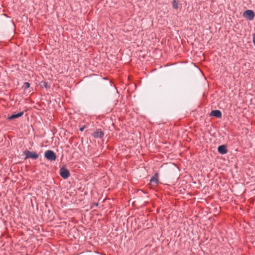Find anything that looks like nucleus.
<instances>
[{"label": "nucleus", "mask_w": 255, "mask_h": 255, "mask_svg": "<svg viewBox=\"0 0 255 255\" xmlns=\"http://www.w3.org/2000/svg\"><path fill=\"white\" fill-rule=\"evenodd\" d=\"M244 16L248 18L250 20H252L255 17V13L252 10H247L244 13Z\"/></svg>", "instance_id": "obj_4"}, {"label": "nucleus", "mask_w": 255, "mask_h": 255, "mask_svg": "<svg viewBox=\"0 0 255 255\" xmlns=\"http://www.w3.org/2000/svg\"><path fill=\"white\" fill-rule=\"evenodd\" d=\"M85 128H86V127L85 126H84L80 128L79 130L81 131H83Z\"/></svg>", "instance_id": "obj_14"}, {"label": "nucleus", "mask_w": 255, "mask_h": 255, "mask_svg": "<svg viewBox=\"0 0 255 255\" xmlns=\"http://www.w3.org/2000/svg\"><path fill=\"white\" fill-rule=\"evenodd\" d=\"M253 42L254 45H255V33L253 34Z\"/></svg>", "instance_id": "obj_13"}, {"label": "nucleus", "mask_w": 255, "mask_h": 255, "mask_svg": "<svg viewBox=\"0 0 255 255\" xmlns=\"http://www.w3.org/2000/svg\"><path fill=\"white\" fill-rule=\"evenodd\" d=\"M29 86H30V84L28 83V82H25L23 84V85L22 86V88L24 89H27L28 88H29Z\"/></svg>", "instance_id": "obj_11"}, {"label": "nucleus", "mask_w": 255, "mask_h": 255, "mask_svg": "<svg viewBox=\"0 0 255 255\" xmlns=\"http://www.w3.org/2000/svg\"><path fill=\"white\" fill-rule=\"evenodd\" d=\"M217 151L219 153L222 155L226 154L228 152L227 146L225 144L219 145L217 148Z\"/></svg>", "instance_id": "obj_5"}, {"label": "nucleus", "mask_w": 255, "mask_h": 255, "mask_svg": "<svg viewBox=\"0 0 255 255\" xmlns=\"http://www.w3.org/2000/svg\"><path fill=\"white\" fill-rule=\"evenodd\" d=\"M44 157L49 161H54L56 159V155L53 151L48 150L44 152Z\"/></svg>", "instance_id": "obj_2"}, {"label": "nucleus", "mask_w": 255, "mask_h": 255, "mask_svg": "<svg viewBox=\"0 0 255 255\" xmlns=\"http://www.w3.org/2000/svg\"><path fill=\"white\" fill-rule=\"evenodd\" d=\"M59 174L61 177L64 179H67L70 175L69 170L65 166L60 167Z\"/></svg>", "instance_id": "obj_3"}, {"label": "nucleus", "mask_w": 255, "mask_h": 255, "mask_svg": "<svg viewBox=\"0 0 255 255\" xmlns=\"http://www.w3.org/2000/svg\"><path fill=\"white\" fill-rule=\"evenodd\" d=\"M23 114H24L23 111L19 112L17 113L12 114V115H11L10 116L8 117L7 120H11L13 119L18 118L21 117L22 116H23Z\"/></svg>", "instance_id": "obj_7"}, {"label": "nucleus", "mask_w": 255, "mask_h": 255, "mask_svg": "<svg viewBox=\"0 0 255 255\" xmlns=\"http://www.w3.org/2000/svg\"><path fill=\"white\" fill-rule=\"evenodd\" d=\"M94 205L95 206H96V207H97V206H98L99 204H98V203H95L94 204Z\"/></svg>", "instance_id": "obj_15"}, {"label": "nucleus", "mask_w": 255, "mask_h": 255, "mask_svg": "<svg viewBox=\"0 0 255 255\" xmlns=\"http://www.w3.org/2000/svg\"><path fill=\"white\" fill-rule=\"evenodd\" d=\"M23 155L24 156V159L30 158L32 159H37L38 158V154L34 151H30L27 149L23 152Z\"/></svg>", "instance_id": "obj_1"}, {"label": "nucleus", "mask_w": 255, "mask_h": 255, "mask_svg": "<svg viewBox=\"0 0 255 255\" xmlns=\"http://www.w3.org/2000/svg\"><path fill=\"white\" fill-rule=\"evenodd\" d=\"M158 173H156L150 179V183L151 184H157L159 183L158 179Z\"/></svg>", "instance_id": "obj_9"}, {"label": "nucleus", "mask_w": 255, "mask_h": 255, "mask_svg": "<svg viewBox=\"0 0 255 255\" xmlns=\"http://www.w3.org/2000/svg\"><path fill=\"white\" fill-rule=\"evenodd\" d=\"M41 86H43L45 88H47L48 87V84L46 82H41Z\"/></svg>", "instance_id": "obj_12"}, {"label": "nucleus", "mask_w": 255, "mask_h": 255, "mask_svg": "<svg viewBox=\"0 0 255 255\" xmlns=\"http://www.w3.org/2000/svg\"><path fill=\"white\" fill-rule=\"evenodd\" d=\"M210 116L221 118L222 117V113L220 110H215L211 111L210 114Z\"/></svg>", "instance_id": "obj_8"}, {"label": "nucleus", "mask_w": 255, "mask_h": 255, "mask_svg": "<svg viewBox=\"0 0 255 255\" xmlns=\"http://www.w3.org/2000/svg\"><path fill=\"white\" fill-rule=\"evenodd\" d=\"M172 6L175 9H177L178 8V2L176 1V0H173L172 1Z\"/></svg>", "instance_id": "obj_10"}, {"label": "nucleus", "mask_w": 255, "mask_h": 255, "mask_svg": "<svg viewBox=\"0 0 255 255\" xmlns=\"http://www.w3.org/2000/svg\"><path fill=\"white\" fill-rule=\"evenodd\" d=\"M95 138H102L104 136V132L101 129H97L93 133Z\"/></svg>", "instance_id": "obj_6"}]
</instances>
